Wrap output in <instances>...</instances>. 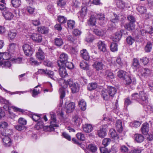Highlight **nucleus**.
Masks as SVG:
<instances>
[{
  "mask_svg": "<svg viewBox=\"0 0 153 153\" xmlns=\"http://www.w3.org/2000/svg\"><path fill=\"white\" fill-rule=\"evenodd\" d=\"M97 17L99 20V23L100 25H103L106 23L107 19L105 18L103 14L101 13L98 14Z\"/></svg>",
  "mask_w": 153,
  "mask_h": 153,
  "instance_id": "nucleus-10",
  "label": "nucleus"
},
{
  "mask_svg": "<svg viewBox=\"0 0 153 153\" xmlns=\"http://www.w3.org/2000/svg\"><path fill=\"white\" fill-rule=\"evenodd\" d=\"M59 85L61 86L59 92L60 94V97L61 100L60 101V104H62L63 102L62 99L65 96V89L68 87V85L70 86L73 93H74L78 92L79 90V87L78 83L74 82L72 79H69L67 80L62 79L59 81Z\"/></svg>",
  "mask_w": 153,
  "mask_h": 153,
  "instance_id": "nucleus-1",
  "label": "nucleus"
},
{
  "mask_svg": "<svg viewBox=\"0 0 153 153\" xmlns=\"http://www.w3.org/2000/svg\"><path fill=\"white\" fill-rule=\"evenodd\" d=\"M111 141L110 138H105L102 140V144L105 147H106L110 143Z\"/></svg>",
  "mask_w": 153,
  "mask_h": 153,
  "instance_id": "nucleus-55",
  "label": "nucleus"
},
{
  "mask_svg": "<svg viewBox=\"0 0 153 153\" xmlns=\"http://www.w3.org/2000/svg\"><path fill=\"white\" fill-rule=\"evenodd\" d=\"M134 27L135 25L133 23H131L126 24L125 26V28L128 30H133L134 29Z\"/></svg>",
  "mask_w": 153,
  "mask_h": 153,
  "instance_id": "nucleus-48",
  "label": "nucleus"
},
{
  "mask_svg": "<svg viewBox=\"0 0 153 153\" xmlns=\"http://www.w3.org/2000/svg\"><path fill=\"white\" fill-rule=\"evenodd\" d=\"M60 60L57 62L58 66H65L64 63L67 61L68 56L67 54L65 53H62L60 56Z\"/></svg>",
  "mask_w": 153,
  "mask_h": 153,
  "instance_id": "nucleus-5",
  "label": "nucleus"
},
{
  "mask_svg": "<svg viewBox=\"0 0 153 153\" xmlns=\"http://www.w3.org/2000/svg\"><path fill=\"white\" fill-rule=\"evenodd\" d=\"M22 48L26 56H30L32 54V48L31 46L29 45L25 44L22 46Z\"/></svg>",
  "mask_w": 153,
  "mask_h": 153,
  "instance_id": "nucleus-6",
  "label": "nucleus"
},
{
  "mask_svg": "<svg viewBox=\"0 0 153 153\" xmlns=\"http://www.w3.org/2000/svg\"><path fill=\"white\" fill-rule=\"evenodd\" d=\"M87 12V8L86 7H84L82 8L81 10L79 12V19H84L86 16Z\"/></svg>",
  "mask_w": 153,
  "mask_h": 153,
  "instance_id": "nucleus-19",
  "label": "nucleus"
},
{
  "mask_svg": "<svg viewBox=\"0 0 153 153\" xmlns=\"http://www.w3.org/2000/svg\"><path fill=\"white\" fill-rule=\"evenodd\" d=\"M97 133L99 137L101 138H103L106 134L105 128H100L98 131Z\"/></svg>",
  "mask_w": 153,
  "mask_h": 153,
  "instance_id": "nucleus-27",
  "label": "nucleus"
},
{
  "mask_svg": "<svg viewBox=\"0 0 153 153\" xmlns=\"http://www.w3.org/2000/svg\"><path fill=\"white\" fill-rule=\"evenodd\" d=\"M51 117V121L50 125L47 127L48 131H52L54 130V127H58V125L56 124V116L54 113L51 112L50 113Z\"/></svg>",
  "mask_w": 153,
  "mask_h": 153,
  "instance_id": "nucleus-3",
  "label": "nucleus"
},
{
  "mask_svg": "<svg viewBox=\"0 0 153 153\" xmlns=\"http://www.w3.org/2000/svg\"><path fill=\"white\" fill-rule=\"evenodd\" d=\"M11 63L8 60L3 61H0V66H2V67H4L6 68H9L11 66Z\"/></svg>",
  "mask_w": 153,
  "mask_h": 153,
  "instance_id": "nucleus-31",
  "label": "nucleus"
},
{
  "mask_svg": "<svg viewBox=\"0 0 153 153\" xmlns=\"http://www.w3.org/2000/svg\"><path fill=\"white\" fill-rule=\"evenodd\" d=\"M78 105L82 111H84L86 109V103L84 100H80L78 102Z\"/></svg>",
  "mask_w": 153,
  "mask_h": 153,
  "instance_id": "nucleus-29",
  "label": "nucleus"
},
{
  "mask_svg": "<svg viewBox=\"0 0 153 153\" xmlns=\"http://www.w3.org/2000/svg\"><path fill=\"white\" fill-rule=\"evenodd\" d=\"M141 125V123L138 121H135L134 122H131L130 123V125L134 128H137L139 127Z\"/></svg>",
  "mask_w": 153,
  "mask_h": 153,
  "instance_id": "nucleus-60",
  "label": "nucleus"
},
{
  "mask_svg": "<svg viewBox=\"0 0 153 153\" xmlns=\"http://www.w3.org/2000/svg\"><path fill=\"white\" fill-rule=\"evenodd\" d=\"M116 128L117 131L119 132H120L122 131L123 127L122 125V122L120 120H118L116 122Z\"/></svg>",
  "mask_w": 153,
  "mask_h": 153,
  "instance_id": "nucleus-33",
  "label": "nucleus"
},
{
  "mask_svg": "<svg viewBox=\"0 0 153 153\" xmlns=\"http://www.w3.org/2000/svg\"><path fill=\"white\" fill-rule=\"evenodd\" d=\"M118 45L116 43H112L110 46L111 50L112 52H115L117 51Z\"/></svg>",
  "mask_w": 153,
  "mask_h": 153,
  "instance_id": "nucleus-51",
  "label": "nucleus"
},
{
  "mask_svg": "<svg viewBox=\"0 0 153 153\" xmlns=\"http://www.w3.org/2000/svg\"><path fill=\"white\" fill-rule=\"evenodd\" d=\"M109 95L111 97L113 96L116 92V89L115 88L108 86L106 89Z\"/></svg>",
  "mask_w": 153,
  "mask_h": 153,
  "instance_id": "nucleus-20",
  "label": "nucleus"
},
{
  "mask_svg": "<svg viewBox=\"0 0 153 153\" xmlns=\"http://www.w3.org/2000/svg\"><path fill=\"white\" fill-rule=\"evenodd\" d=\"M126 40L127 43L130 45H132L135 41L134 38L131 36L128 37L126 39Z\"/></svg>",
  "mask_w": 153,
  "mask_h": 153,
  "instance_id": "nucleus-53",
  "label": "nucleus"
},
{
  "mask_svg": "<svg viewBox=\"0 0 153 153\" xmlns=\"http://www.w3.org/2000/svg\"><path fill=\"white\" fill-rule=\"evenodd\" d=\"M5 18L7 20H10L13 19L14 15L13 13L8 11H6L3 13Z\"/></svg>",
  "mask_w": 153,
  "mask_h": 153,
  "instance_id": "nucleus-30",
  "label": "nucleus"
},
{
  "mask_svg": "<svg viewBox=\"0 0 153 153\" xmlns=\"http://www.w3.org/2000/svg\"><path fill=\"white\" fill-rule=\"evenodd\" d=\"M58 20L60 23H65L67 21V19L63 16H58Z\"/></svg>",
  "mask_w": 153,
  "mask_h": 153,
  "instance_id": "nucleus-49",
  "label": "nucleus"
},
{
  "mask_svg": "<svg viewBox=\"0 0 153 153\" xmlns=\"http://www.w3.org/2000/svg\"><path fill=\"white\" fill-rule=\"evenodd\" d=\"M116 3L117 6L121 9H124L125 7L124 3L120 0H117L116 1Z\"/></svg>",
  "mask_w": 153,
  "mask_h": 153,
  "instance_id": "nucleus-41",
  "label": "nucleus"
},
{
  "mask_svg": "<svg viewBox=\"0 0 153 153\" xmlns=\"http://www.w3.org/2000/svg\"><path fill=\"white\" fill-rule=\"evenodd\" d=\"M48 28L45 26H41L37 27V31L39 33L43 34L47 33L48 32Z\"/></svg>",
  "mask_w": 153,
  "mask_h": 153,
  "instance_id": "nucleus-26",
  "label": "nucleus"
},
{
  "mask_svg": "<svg viewBox=\"0 0 153 153\" xmlns=\"http://www.w3.org/2000/svg\"><path fill=\"white\" fill-rule=\"evenodd\" d=\"M88 148L91 150L92 153L94 152L97 150V147L94 145L90 144L88 146Z\"/></svg>",
  "mask_w": 153,
  "mask_h": 153,
  "instance_id": "nucleus-61",
  "label": "nucleus"
},
{
  "mask_svg": "<svg viewBox=\"0 0 153 153\" xmlns=\"http://www.w3.org/2000/svg\"><path fill=\"white\" fill-rule=\"evenodd\" d=\"M64 63L65 66L68 69H71L74 68V66L71 62L67 61Z\"/></svg>",
  "mask_w": 153,
  "mask_h": 153,
  "instance_id": "nucleus-58",
  "label": "nucleus"
},
{
  "mask_svg": "<svg viewBox=\"0 0 153 153\" xmlns=\"http://www.w3.org/2000/svg\"><path fill=\"white\" fill-rule=\"evenodd\" d=\"M67 25L69 28L73 29L75 25V22L73 20H69L67 22Z\"/></svg>",
  "mask_w": 153,
  "mask_h": 153,
  "instance_id": "nucleus-57",
  "label": "nucleus"
},
{
  "mask_svg": "<svg viewBox=\"0 0 153 153\" xmlns=\"http://www.w3.org/2000/svg\"><path fill=\"white\" fill-rule=\"evenodd\" d=\"M0 89H1L2 90H4L6 92H7V93H9V94H11V95L13 94H20L21 93L23 94L24 93H27V91H16V92H14L12 93V92H10V91H8L7 90L5 89L0 84Z\"/></svg>",
  "mask_w": 153,
  "mask_h": 153,
  "instance_id": "nucleus-32",
  "label": "nucleus"
},
{
  "mask_svg": "<svg viewBox=\"0 0 153 153\" xmlns=\"http://www.w3.org/2000/svg\"><path fill=\"white\" fill-rule=\"evenodd\" d=\"M137 11L141 14L145 13L146 11V9L145 7L140 6L137 8Z\"/></svg>",
  "mask_w": 153,
  "mask_h": 153,
  "instance_id": "nucleus-56",
  "label": "nucleus"
},
{
  "mask_svg": "<svg viewBox=\"0 0 153 153\" xmlns=\"http://www.w3.org/2000/svg\"><path fill=\"white\" fill-rule=\"evenodd\" d=\"M73 121L74 122L75 125L79 126L82 123V120L77 116H75L73 119Z\"/></svg>",
  "mask_w": 153,
  "mask_h": 153,
  "instance_id": "nucleus-34",
  "label": "nucleus"
},
{
  "mask_svg": "<svg viewBox=\"0 0 153 153\" xmlns=\"http://www.w3.org/2000/svg\"><path fill=\"white\" fill-rule=\"evenodd\" d=\"M46 74L48 76V77L53 79V77L54 76V73L52 71L47 70Z\"/></svg>",
  "mask_w": 153,
  "mask_h": 153,
  "instance_id": "nucleus-62",
  "label": "nucleus"
},
{
  "mask_svg": "<svg viewBox=\"0 0 153 153\" xmlns=\"http://www.w3.org/2000/svg\"><path fill=\"white\" fill-rule=\"evenodd\" d=\"M96 22V19L93 15H91L88 21L89 25H94Z\"/></svg>",
  "mask_w": 153,
  "mask_h": 153,
  "instance_id": "nucleus-36",
  "label": "nucleus"
},
{
  "mask_svg": "<svg viewBox=\"0 0 153 153\" xmlns=\"http://www.w3.org/2000/svg\"><path fill=\"white\" fill-rule=\"evenodd\" d=\"M93 66L96 71H99L103 69L104 65L102 63V59L100 60L98 59L97 61L94 62Z\"/></svg>",
  "mask_w": 153,
  "mask_h": 153,
  "instance_id": "nucleus-7",
  "label": "nucleus"
},
{
  "mask_svg": "<svg viewBox=\"0 0 153 153\" xmlns=\"http://www.w3.org/2000/svg\"><path fill=\"white\" fill-rule=\"evenodd\" d=\"M74 108V104L73 102L69 103L66 106V112L68 113H71Z\"/></svg>",
  "mask_w": 153,
  "mask_h": 153,
  "instance_id": "nucleus-24",
  "label": "nucleus"
},
{
  "mask_svg": "<svg viewBox=\"0 0 153 153\" xmlns=\"http://www.w3.org/2000/svg\"><path fill=\"white\" fill-rule=\"evenodd\" d=\"M83 130L86 133H90L93 130L92 126L90 124H85L83 126Z\"/></svg>",
  "mask_w": 153,
  "mask_h": 153,
  "instance_id": "nucleus-17",
  "label": "nucleus"
},
{
  "mask_svg": "<svg viewBox=\"0 0 153 153\" xmlns=\"http://www.w3.org/2000/svg\"><path fill=\"white\" fill-rule=\"evenodd\" d=\"M102 97L105 100H107L110 96L106 89L105 91H102Z\"/></svg>",
  "mask_w": 153,
  "mask_h": 153,
  "instance_id": "nucleus-45",
  "label": "nucleus"
},
{
  "mask_svg": "<svg viewBox=\"0 0 153 153\" xmlns=\"http://www.w3.org/2000/svg\"><path fill=\"white\" fill-rule=\"evenodd\" d=\"M110 134L112 138H114L115 140H118L119 137L117 135L116 131L113 129H111L110 130Z\"/></svg>",
  "mask_w": 153,
  "mask_h": 153,
  "instance_id": "nucleus-37",
  "label": "nucleus"
},
{
  "mask_svg": "<svg viewBox=\"0 0 153 153\" xmlns=\"http://www.w3.org/2000/svg\"><path fill=\"white\" fill-rule=\"evenodd\" d=\"M11 3L14 7H17L20 5L21 1L20 0H12Z\"/></svg>",
  "mask_w": 153,
  "mask_h": 153,
  "instance_id": "nucleus-46",
  "label": "nucleus"
},
{
  "mask_svg": "<svg viewBox=\"0 0 153 153\" xmlns=\"http://www.w3.org/2000/svg\"><path fill=\"white\" fill-rule=\"evenodd\" d=\"M59 70V74L62 78H64L68 75L65 66H58Z\"/></svg>",
  "mask_w": 153,
  "mask_h": 153,
  "instance_id": "nucleus-16",
  "label": "nucleus"
},
{
  "mask_svg": "<svg viewBox=\"0 0 153 153\" xmlns=\"http://www.w3.org/2000/svg\"><path fill=\"white\" fill-rule=\"evenodd\" d=\"M132 102V100H131L129 98H127L125 99L124 105L127 107L128 105H130Z\"/></svg>",
  "mask_w": 153,
  "mask_h": 153,
  "instance_id": "nucleus-64",
  "label": "nucleus"
},
{
  "mask_svg": "<svg viewBox=\"0 0 153 153\" xmlns=\"http://www.w3.org/2000/svg\"><path fill=\"white\" fill-rule=\"evenodd\" d=\"M80 55L82 58L86 60H89L90 58L89 54L85 49H83L80 51Z\"/></svg>",
  "mask_w": 153,
  "mask_h": 153,
  "instance_id": "nucleus-18",
  "label": "nucleus"
},
{
  "mask_svg": "<svg viewBox=\"0 0 153 153\" xmlns=\"http://www.w3.org/2000/svg\"><path fill=\"white\" fill-rule=\"evenodd\" d=\"M139 98L142 101V104L145 105L148 104V98L147 94L144 91L140 92L139 94Z\"/></svg>",
  "mask_w": 153,
  "mask_h": 153,
  "instance_id": "nucleus-8",
  "label": "nucleus"
},
{
  "mask_svg": "<svg viewBox=\"0 0 153 153\" xmlns=\"http://www.w3.org/2000/svg\"><path fill=\"white\" fill-rule=\"evenodd\" d=\"M97 46L100 51L105 52L106 51V45L103 42L99 41L97 43Z\"/></svg>",
  "mask_w": 153,
  "mask_h": 153,
  "instance_id": "nucleus-14",
  "label": "nucleus"
},
{
  "mask_svg": "<svg viewBox=\"0 0 153 153\" xmlns=\"http://www.w3.org/2000/svg\"><path fill=\"white\" fill-rule=\"evenodd\" d=\"M141 34L145 36L147 34H151L153 33V29L152 27L148 26L144 28H142L140 30Z\"/></svg>",
  "mask_w": 153,
  "mask_h": 153,
  "instance_id": "nucleus-9",
  "label": "nucleus"
},
{
  "mask_svg": "<svg viewBox=\"0 0 153 153\" xmlns=\"http://www.w3.org/2000/svg\"><path fill=\"white\" fill-rule=\"evenodd\" d=\"M11 54L9 52L1 53L0 52V61L2 62L8 60L10 58Z\"/></svg>",
  "mask_w": 153,
  "mask_h": 153,
  "instance_id": "nucleus-12",
  "label": "nucleus"
},
{
  "mask_svg": "<svg viewBox=\"0 0 153 153\" xmlns=\"http://www.w3.org/2000/svg\"><path fill=\"white\" fill-rule=\"evenodd\" d=\"M104 76L107 79H112L114 78V75L113 73L109 70H107L106 71Z\"/></svg>",
  "mask_w": 153,
  "mask_h": 153,
  "instance_id": "nucleus-40",
  "label": "nucleus"
},
{
  "mask_svg": "<svg viewBox=\"0 0 153 153\" xmlns=\"http://www.w3.org/2000/svg\"><path fill=\"white\" fill-rule=\"evenodd\" d=\"M2 144L4 147H9L12 144V141L9 137V135L5 134L2 138Z\"/></svg>",
  "mask_w": 153,
  "mask_h": 153,
  "instance_id": "nucleus-4",
  "label": "nucleus"
},
{
  "mask_svg": "<svg viewBox=\"0 0 153 153\" xmlns=\"http://www.w3.org/2000/svg\"><path fill=\"white\" fill-rule=\"evenodd\" d=\"M39 87V85L36 86L35 87L34 89L33 90L32 95L33 97H35L36 95L40 93L39 89L37 88Z\"/></svg>",
  "mask_w": 153,
  "mask_h": 153,
  "instance_id": "nucleus-42",
  "label": "nucleus"
},
{
  "mask_svg": "<svg viewBox=\"0 0 153 153\" xmlns=\"http://www.w3.org/2000/svg\"><path fill=\"white\" fill-rule=\"evenodd\" d=\"M30 38L33 41L38 42L42 41V38L41 36L38 33H33L30 36Z\"/></svg>",
  "mask_w": 153,
  "mask_h": 153,
  "instance_id": "nucleus-13",
  "label": "nucleus"
},
{
  "mask_svg": "<svg viewBox=\"0 0 153 153\" xmlns=\"http://www.w3.org/2000/svg\"><path fill=\"white\" fill-rule=\"evenodd\" d=\"M16 45L14 43L10 44L7 48V51L11 54H13L15 51Z\"/></svg>",
  "mask_w": 153,
  "mask_h": 153,
  "instance_id": "nucleus-25",
  "label": "nucleus"
},
{
  "mask_svg": "<svg viewBox=\"0 0 153 153\" xmlns=\"http://www.w3.org/2000/svg\"><path fill=\"white\" fill-rule=\"evenodd\" d=\"M140 72L142 76L146 77L150 74L151 71L148 68H144L142 69Z\"/></svg>",
  "mask_w": 153,
  "mask_h": 153,
  "instance_id": "nucleus-23",
  "label": "nucleus"
},
{
  "mask_svg": "<svg viewBox=\"0 0 153 153\" xmlns=\"http://www.w3.org/2000/svg\"><path fill=\"white\" fill-rule=\"evenodd\" d=\"M76 135L77 139L83 141L85 139L84 135L81 133H78Z\"/></svg>",
  "mask_w": 153,
  "mask_h": 153,
  "instance_id": "nucleus-59",
  "label": "nucleus"
},
{
  "mask_svg": "<svg viewBox=\"0 0 153 153\" xmlns=\"http://www.w3.org/2000/svg\"><path fill=\"white\" fill-rule=\"evenodd\" d=\"M142 133L144 134L147 133L149 131V125L147 123H143L141 128Z\"/></svg>",
  "mask_w": 153,
  "mask_h": 153,
  "instance_id": "nucleus-22",
  "label": "nucleus"
},
{
  "mask_svg": "<svg viewBox=\"0 0 153 153\" xmlns=\"http://www.w3.org/2000/svg\"><path fill=\"white\" fill-rule=\"evenodd\" d=\"M16 35V33L14 31H11L8 34L9 37L11 39L14 38Z\"/></svg>",
  "mask_w": 153,
  "mask_h": 153,
  "instance_id": "nucleus-63",
  "label": "nucleus"
},
{
  "mask_svg": "<svg viewBox=\"0 0 153 153\" xmlns=\"http://www.w3.org/2000/svg\"><path fill=\"white\" fill-rule=\"evenodd\" d=\"M0 103L5 104L3 108L6 110H9L8 106L10 105V104L8 100L0 97Z\"/></svg>",
  "mask_w": 153,
  "mask_h": 153,
  "instance_id": "nucleus-21",
  "label": "nucleus"
},
{
  "mask_svg": "<svg viewBox=\"0 0 153 153\" xmlns=\"http://www.w3.org/2000/svg\"><path fill=\"white\" fill-rule=\"evenodd\" d=\"M80 66L81 68L84 70H88L89 69V65L87 62L82 61L80 64Z\"/></svg>",
  "mask_w": 153,
  "mask_h": 153,
  "instance_id": "nucleus-43",
  "label": "nucleus"
},
{
  "mask_svg": "<svg viewBox=\"0 0 153 153\" xmlns=\"http://www.w3.org/2000/svg\"><path fill=\"white\" fill-rule=\"evenodd\" d=\"M117 76L118 77L122 79L126 85H129L132 82L133 84H135L136 81L135 80H133L132 81L131 78L129 76L126 75V72L123 70H120L117 72Z\"/></svg>",
  "mask_w": 153,
  "mask_h": 153,
  "instance_id": "nucleus-2",
  "label": "nucleus"
},
{
  "mask_svg": "<svg viewBox=\"0 0 153 153\" xmlns=\"http://www.w3.org/2000/svg\"><path fill=\"white\" fill-rule=\"evenodd\" d=\"M55 45L58 46H61L63 43V40L60 37L56 38L54 39Z\"/></svg>",
  "mask_w": 153,
  "mask_h": 153,
  "instance_id": "nucleus-38",
  "label": "nucleus"
},
{
  "mask_svg": "<svg viewBox=\"0 0 153 153\" xmlns=\"http://www.w3.org/2000/svg\"><path fill=\"white\" fill-rule=\"evenodd\" d=\"M8 126L7 123L4 121L0 122V129L5 131V128L7 127Z\"/></svg>",
  "mask_w": 153,
  "mask_h": 153,
  "instance_id": "nucleus-52",
  "label": "nucleus"
},
{
  "mask_svg": "<svg viewBox=\"0 0 153 153\" xmlns=\"http://www.w3.org/2000/svg\"><path fill=\"white\" fill-rule=\"evenodd\" d=\"M124 31V30H121L120 31H118L113 36V41L117 42L119 41L122 36V33Z\"/></svg>",
  "mask_w": 153,
  "mask_h": 153,
  "instance_id": "nucleus-11",
  "label": "nucleus"
},
{
  "mask_svg": "<svg viewBox=\"0 0 153 153\" xmlns=\"http://www.w3.org/2000/svg\"><path fill=\"white\" fill-rule=\"evenodd\" d=\"M66 2V0H58L57 3L58 6L62 7L65 5Z\"/></svg>",
  "mask_w": 153,
  "mask_h": 153,
  "instance_id": "nucleus-54",
  "label": "nucleus"
},
{
  "mask_svg": "<svg viewBox=\"0 0 153 153\" xmlns=\"http://www.w3.org/2000/svg\"><path fill=\"white\" fill-rule=\"evenodd\" d=\"M134 137L135 140L137 143H141L144 140L143 136L141 134H136L134 135Z\"/></svg>",
  "mask_w": 153,
  "mask_h": 153,
  "instance_id": "nucleus-28",
  "label": "nucleus"
},
{
  "mask_svg": "<svg viewBox=\"0 0 153 153\" xmlns=\"http://www.w3.org/2000/svg\"><path fill=\"white\" fill-rule=\"evenodd\" d=\"M152 47V45L151 42H147L144 48V50L146 52H149L151 51Z\"/></svg>",
  "mask_w": 153,
  "mask_h": 153,
  "instance_id": "nucleus-35",
  "label": "nucleus"
},
{
  "mask_svg": "<svg viewBox=\"0 0 153 153\" xmlns=\"http://www.w3.org/2000/svg\"><path fill=\"white\" fill-rule=\"evenodd\" d=\"M118 17H116L115 19H112L110 22V26H109V28H115L116 27V25L115 23H117L118 20Z\"/></svg>",
  "mask_w": 153,
  "mask_h": 153,
  "instance_id": "nucleus-39",
  "label": "nucleus"
},
{
  "mask_svg": "<svg viewBox=\"0 0 153 153\" xmlns=\"http://www.w3.org/2000/svg\"><path fill=\"white\" fill-rule=\"evenodd\" d=\"M36 56L39 60H42L45 59V54L39 48L36 53Z\"/></svg>",
  "mask_w": 153,
  "mask_h": 153,
  "instance_id": "nucleus-15",
  "label": "nucleus"
},
{
  "mask_svg": "<svg viewBox=\"0 0 153 153\" xmlns=\"http://www.w3.org/2000/svg\"><path fill=\"white\" fill-rule=\"evenodd\" d=\"M132 66L137 68H139L140 65L137 59L135 58L133 59Z\"/></svg>",
  "mask_w": 153,
  "mask_h": 153,
  "instance_id": "nucleus-50",
  "label": "nucleus"
},
{
  "mask_svg": "<svg viewBox=\"0 0 153 153\" xmlns=\"http://www.w3.org/2000/svg\"><path fill=\"white\" fill-rule=\"evenodd\" d=\"M97 86V84L96 83H89L88 85V89L90 91L96 89Z\"/></svg>",
  "mask_w": 153,
  "mask_h": 153,
  "instance_id": "nucleus-44",
  "label": "nucleus"
},
{
  "mask_svg": "<svg viewBox=\"0 0 153 153\" xmlns=\"http://www.w3.org/2000/svg\"><path fill=\"white\" fill-rule=\"evenodd\" d=\"M93 32L96 35L99 36H103L104 34V32L102 30L98 29H95Z\"/></svg>",
  "mask_w": 153,
  "mask_h": 153,
  "instance_id": "nucleus-47",
  "label": "nucleus"
}]
</instances>
